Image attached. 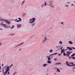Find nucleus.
<instances>
[{"label":"nucleus","instance_id":"1","mask_svg":"<svg viewBox=\"0 0 75 75\" xmlns=\"http://www.w3.org/2000/svg\"><path fill=\"white\" fill-rule=\"evenodd\" d=\"M49 4H48V6H50L52 8H54V7H55V6H54V4H53V3H54V1H49Z\"/></svg>","mask_w":75,"mask_h":75},{"label":"nucleus","instance_id":"2","mask_svg":"<svg viewBox=\"0 0 75 75\" xmlns=\"http://www.w3.org/2000/svg\"><path fill=\"white\" fill-rule=\"evenodd\" d=\"M49 4H48V6H50L52 8H54V7H55V6H54V4H53V3H54V1H49Z\"/></svg>","mask_w":75,"mask_h":75},{"label":"nucleus","instance_id":"3","mask_svg":"<svg viewBox=\"0 0 75 75\" xmlns=\"http://www.w3.org/2000/svg\"><path fill=\"white\" fill-rule=\"evenodd\" d=\"M57 54H58V53H55L53 54L50 55L48 58V61H50V60H51V59L50 58V56H53V55H57Z\"/></svg>","mask_w":75,"mask_h":75},{"label":"nucleus","instance_id":"4","mask_svg":"<svg viewBox=\"0 0 75 75\" xmlns=\"http://www.w3.org/2000/svg\"><path fill=\"white\" fill-rule=\"evenodd\" d=\"M8 71H10V67L9 66L6 69L5 72V74H7V72H8Z\"/></svg>","mask_w":75,"mask_h":75},{"label":"nucleus","instance_id":"5","mask_svg":"<svg viewBox=\"0 0 75 75\" xmlns=\"http://www.w3.org/2000/svg\"><path fill=\"white\" fill-rule=\"evenodd\" d=\"M47 37H45L44 39L42 41V43H44V42H45L46 41H47Z\"/></svg>","mask_w":75,"mask_h":75},{"label":"nucleus","instance_id":"6","mask_svg":"<svg viewBox=\"0 0 75 75\" xmlns=\"http://www.w3.org/2000/svg\"><path fill=\"white\" fill-rule=\"evenodd\" d=\"M66 52H67V57H69V55H70V54H71V53H70L69 52V51H68V52H67L66 51Z\"/></svg>","mask_w":75,"mask_h":75},{"label":"nucleus","instance_id":"7","mask_svg":"<svg viewBox=\"0 0 75 75\" xmlns=\"http://www.w3.org/2000/svg\"><path fill=\"white\" fill-rule=\"evenodd\" d=\"M66 64L68 67H71V65H70L69 64H68V61H66Z\"/></svg>","mask_w":75,"mask_h":75},{"label":"nucleus","instance_id":"8","mask_svg":"<svg viewBox=\"0 0 75 75\" xmlns=\"http://www.w3.org/2000/svg\"><path fill=\"white\" fill-rule=\"evenodd\" d=\"M24 44V42H22L21 43H20L19 44L17 45L15 47V48H16V47H18V46H19V45H22V44Z\"/></svg>","mask_w":75,"mask_h":75},{"label":"nucleus","instance_id":"9","mask_svg":"<svg viewBox=\"0 0 75 75\" xmlns=\"http://www.w3.org/2000/svg\"><path fill=\"white\" fill-rule=\"evenodd\" d=\"M45 3V5L43 4L42 6H41V7H44V6H47V3L45 2H44Z\"/></svg>","mask_w":75,"mask_h":75},{"label":"nucleus","instance_id":"10","mask_svg":"<svg viewBox=\"0 0 75 75\" xmlns=\"http://www.w3.org/2000/svg\"><path fill=\"white\" fill-rule=\"evenodd\" d=\"M67 48L68 49V50H69L70 51H71V50H72V49L71 48L69 47H67Z\"/></svg>","mask_w":75,"mask_h":75},{"label":"nucleus","instance_id":"11","mask_svg":"<svg viewBox=\"0 0 75 75\" xmlns=\"http://www.w3.org/2000/svg\"><path fill=\"white\" fill-rule=\"evenodd\" d=\"M2 25H3V26L5 27V28H7V27H6V25H5V24H4V23H2V24H1Z\"/></svg>","mask_w":75,"mask_h":75},{"label":"nucleus","instance_id":"12","mask_svg":"<svg viewBox=\"0 0 75 75\" xmlns=\"http://www.w3.org/2000/svg\"><path fill=\"white\" fill-rule=\"evenodd\" d=\"M21 26V25H18V24L17 25V27L18 28H20V27Z\"/></svg>","mask_w":75,"mask_h":75},{"label":"nucleus","instance_id":"13","mask_svg":"<svg viewBox=\"0 0 75 75\" xmlns=\"http://www.w3.org/2000/svg\"><path fill=\"white\" fill-rule=\"evenodd\" d=\"M32 20H32V22L33 23H34V22L35 21V18H32Z\"/></svg>","mask_w":75,"mask_h":75},{"label":"nucleus","instance_id":"14","mask_svg":"<svg viewBox=\"0 0 75 75\" xmlns=\"http://www.w3.org/2000/svg\"><path fill=\"white\" fill-rule=\"evenodd\" d=\"M47 64H45L42 65V66L43 67H46V66H47Z\"/></svg>","mask_w":75,"mask_h":75},{"label":"nucleus","instance_id":"15","mask_svg":"<svg viewBox=\"0 0 75 75\" xmlns=\"http://www.w3.org/2000/svg\"><path fill=\"white\" fill-rule=\"evenodd\" d=\"M69 44H73V42H72V41H70L69 42Z\"/></svg>","mask_w":75,"mask_h":75},{"label":"nucleus","instance_id":"16","mask_svg":"<svg viewBox=\"0 0 75 75\" xmlns=\"http://www.w3.org/2000/svg\"><path fill=\"white\" fill-rule=\"evenodd\" d=\"M75 53H74L71 55V57H74V56H75Z\"/></svg>","mask_w":75,"mask_h":75},{"label":"nucleus","instance_id":"17","mask_svg":"<svg viewBox=\"0 0 75 75\" xmlns=\"http://www.w3.org/2000/svg\"><path fill=\"white\" fill-rule=\"evenodd\" d=\"M47 62L48 64H51V61H47Z\"/></svg>","mask_w":75,"mask_h":75},{"label":"nucleus","instance_id":"18","mask_svg":"<svg viewBox=\"0 0 75 75\" xmlns=\"http://www.w3.org/2000/svg\"><path fill=\"white\" fill-rule=\"evenodd\" d=\"M10 21H7L6 23V24H10Z\"/></svg>","mask_w":75,"mask_h":75},{"label":"nucleus","instance_id":"19","mask_svg":"<svg viewBox=\"0 0 75 75\" xmlns=\"http://www.w3.org/2000/svg\"><path fill=\"white\" fill-rule=\"evenodd\" d=\"M2 71H3V74L4 75H6V74L4 72V69H2Z\"/></svg>","mask_w":75,"mask_h":75},{"label":"nucleus","instance_id":"20","mask_svg":"<svg viewBox=\"0 0 75 75\" xmlns=\"http://www.w3.org/2000/svg\"><path fill=\"white\" fill-rule=\"evenodd\" d=\"M26 14L25 13H23L22 15V16H23V17H24V16H25Z\"/></svg>","mask_w":75,"mask_h":75},{"label":"nucleus","instance_id":"21","mask_svg":"<svg viewBox=\"0 0 75 75\" xmlns=\"http://www.w3.org/2000/svg\"><path fill=\"white\" fill-rule=\"evenodd\" d=\"M9 35H11V36H12L14 35V33H10L9 34Z\"/></svg>","mask_w":75,"mask_h":75},{"label":"nucleus","instance_id":"22","mask_svg":"<svg viewBox=\"0 0 75 75\" xmlns=\"http://www.w3.org/2000/svg\"><path fill=\"white\" fill-rule=\"evenodd\" d=\"M64 51V48L61 51V54H62V52Z\"/></svg>","mask_w":75,"mask_h":75},{"label":"nucleus","instance_id":"23","mask_svg":"<svg viewBox=\"0 0 75 75\" xmlns=\"http://www.w3.org/2000/svg\"><path fill=\"white\" fill-rule=\"evenodd\" d=\"M57 71H58V72H60V70H59V69H57Z\"/></svg>","mask_w":75,"mask_h":75},{"label":"nucleus","instance_id":"24","mask_svg":"<svg viewBox=\"0 0 75 75\" xmlns=\"http://www.w3.org/2000/svg\"><path fill=\"white\" fill-rule=\"evenodd\" d=\"M2 20H4V21H5V22H7V21H8V20H6V19H2Z\"/></svg>","mask_w":75,"mask_h":75},{"label":"nucleus","instance_id":"25","mask_svg":"<svg viewBox=\"0 0 75 75\" xmlns=\"http://www.w3.org/2000/svg\"><path fill=\"white\" fill-rule=\"evenodd\" d=\"M65 7H68L69 6L68 5L65 4Z\"/></svg>","mask_w":75,"mask_h":75},{"label":"nucleus","instance_id":"26","mask_svg":"<svg viewBox=\"0 0 75 75\" xmlns=\"http://www.w3.org/2000/svg\"><path fill=\"white\" fill-rule=\"evenodd\" d=\"M18 18L19 19V21H21L22 20V19H21V18Z\"/></svg>","mask_w":75,"mask_h":75},{"label":"nucleus","instance_id":"27","mask_svg":"<svg viewBox=\"0 0 75 75\" xmlns=\"http://www.w3.org/2000/svg\"><path fill=\"white\" fill-rule=\"evenodd\" d=\"M53 51V50L52 49H51L50 50V52H52Z\"/></svg>","mask_w":75,"mask_h":75},{"label":"nucleus","instance_id":"28","mask_svg":"<svg viewBox=\"0 0 75 75\" xmlns=\"http://www.w3.org/2000/svg\"><path fill=\"white\" fill-rule=\"evenodd\" d=\"M75 64H73V65H71V67H75Z\"/></svg>","mask_w":75,"mask_h":75},{"label":"nucleus","instance_id":"29","mask_svg":"<svg viewBox=\"0 0 75 75\" xmlns=\"http://www.w3.org/2000/svg\"><path fill=\"white\" fill-rule=\"evenodd\" d=\"M13 28H14V25H13L12 27L11 28V29H12Z\"/></svg>","mask_w":75,"mask_h":75},{"label":"nucleus","instance_id":"30","mask_svg":"<svg viewBox=\"0 0 75 75\" xmlns=\"http://www.w3.org/2000/svg\"><path fill=\"white\" fill-rule=\"evenodd\" d=\"M35 24V23H31V25H33L32 26V27H33V26H34V24Z\"/></svg>","mask_w":75,"mask_h":75},{"label":"nucleus","instance_id":"31","mask_svg":"<svg viewBox=\"0 0 75 75\" xmlns=\"http://www.w3.org/2000/svg\"><path fill=\"white\" fill-rule=\"evenodd\" d=\"M73 59H75V57H71Z\"/></svg>","mask_w":75,"mask_h":75},{"label":"nucleus","instance_id":"32","mask_svg":"<svg viewBox=\"0 0 75 75\" xmlns=\"http://www.w3.org/2000/svg\"><path fill=\"white\" fill-rule=\"evenodd\" d=\"M17 72H15L13 74V75H16V74H17Z\"/></svg>","mask_w":75,"mask_h":75},{"label":"nucleus","instance_id":"33","mask_svg":"<svg viewBox=\"0 0 75 75\" xmlns=\"http://www.w3.org/2000/svg\"><path fill=\"white\" fill-rule=\"evenodd\" d=\"M59 43H60V44H62V42L61 41H60L59 42Z\"/></svg>","mask_w":75,"mask_h":75},{"label":"nucleus","instance_id":"34","mask_svg":"<svg viewBox=\"0 0 75 75\" xmlns=\"http://www.w3.org/2000/svg\"><path fill=\"white\" fill-rule=\"evenodd\" d=\"M24 2H25V1H24L23 2L22 5H21L22 6L24 4Z\"/></svg>","mask_w":75,"mask_h":75},{"label":"nucleus","instance_id":"35","mask_svg":"<svg viewBox=\"0 0 75 75\" xmlns=\"http://www.w3.org/2000/svg\"><path fill=\"white\" fill-rule=\"evenodd\" d=\"M57 58H55L54 59V61H57Z\"/></svg>","mask_w":75,"mask_h":75},{"label":"nucleus","instance_id":"36","mask_svg":"<svg viewBox=\"0 0 75 75\" xmlns=\"http://www.w3.org/2000/svg\"><path fill=\"white\" fill-rule=\"evenodd\" d=\"M63 55H64V56H65L66 55H67V54H66V53H64Z\"/></svg>","mask_w":75,"mask_h":75},{"label":"nucleus","instance_id":"37","mask_svg":"<svg viewBox=\"0 0 75 75\" xmlns=\"http://www.w3.org/2000/svg\"><path fill=\"white\" fill-rule=\"evenodd\" d=\"M2 45V43L1 42H0V46H1Z\"/></svg>","mask_w":75,"mask_h":75},{"label":"nucleus","instance_id":"38","mask_svg":"<svg viewBox=\"0 0 75 75\" xmlns=\"http://www.w3.org/2000/svg\"><path fill=\"white\" fill-rule=\"evenodd\" d=\"M60 24H64V22H62L60 23Z\"/></svg>","mask_w":75,"mask_h":75},{"label":"nucleus","instance_id":"39","mask_svg":"<svg viewBox=\"0 0 75 75\" xmlns=\"http://www.w3.org/2000/svg\"><path fill=\"white\" fill-rule=\"evenodd\" d=\"M50 57L51 58H53V56H50Z\"/></svg>","mask_w":75,"mask_h":75},{"label":"nucleus","instance_id":"40","mask_svg":"<svg viewBox=\"0 0 75 75\" xmlns=\"http://www.w3.org/2000/svg\"><path fill=\"white\" fill-rule=\"evenodd\" d=\"M71 64H72V65H73V64H74V62H71Z\"/></svg>","mask_w":75,"mask_h":75},{"label":"nucleus","instance_id":"41","mask_svg":"<svg viewBox=\"0 0 75 75\" xmlns=\"http://www.w3.org/2000/svg\"><path fill=\"white\" fill-rule=\"evenodd\" d=\"M62 48H63V47H61L60 49V50H61L62 49Z\"/></svg>","mask_w":75,"mask_h":75},{"label":"nucleus","instance_id":"42","mask_svg":"<svg viewBox=\"0 0 75 75\" xmlns=\"http://www.w3.org/2000/svg\"><path fill=\"white\" fill-rule=\"evenodd\" d=\"M75 6V5L73 4H72L71 5V6Z\"/></svg>","mask_w":75,"mask_h":75},{"label":"nucleus","instance_id":"43","mask_svg":"<svg viewBox=\"0 0 75 75\" xmlns=\"http://www.w3.org/2000/svg\"><path fill=\"white\" fill-rule=\"evenodd\" d=\"M55 65H58V63H56L55 64Z\"/></svg>","mask_w":75,"mask_h":75},{"label":"nucleus","instance_id":"44","mask_svg":"<svg viewBox=\"0 0 75 75\" xmlns=\"http://www.w3.org/2000/svg\"><path fill=\"white\" fill-rule=\"evenodd\" d=\"M72 48L73 49H74V50H75V48L74 47H73Z\"/></svg>","mask_w":75,"mask_h":75},{"label":"nucleus","instance_id":"45","mask_svg":"<svg viewBox=\"0 0 75 75\" xmlns=\"http://www.w3.org/2000/svg\"><path fill=\"white\" fill-rule=\"evenodd\" d=\"M30 23H33L32 21H31V22H29Z\"/></svg>","mask_w":75,"mask_h":75},{"label":"nucleus","instance_id":"46","mask_svg":"<svg viewBox=\"0 0 75 75\" xmlns=\"http://www.w3.org/2000/svg\"><path fill=\"white\" fill-rule=\"evenodd\" d=\"M71 56L69 57V59H71Z\"/></svg>","mask_w":75,"mask_h":75},{"label":"nucleus","instance_id":"47","mask_svg":"<svg viewBox=\"0 0 75 75\" xmlns=\"http://www.w3.org/2000/svg\"><path fill=\"white\" fill-rule=\"evenodd\" d=\"M61 64L60 63H58V65H61Z\"/></svg>","mask_w":75,"mask_h":75},{"label":"nucleus","instance_id":"48","mask_svg":"<svg viewBox=\"0 0 75 75\" xmlns=\"http://www.w3.org/2000/svg\"><path fill=\"white\" fill-rule=\"evenodd\" d=\"M17 19H16L15 20H15V21L17 22Z\"/></svg>","mask_w":75,"mask_h":75},{"label":"nucleus","instance_id":"49","mask_svg":"<svg viewBox=\"0 0 75 75\" xmlns=\"http://www.w3.org/2000/svg\"><path fill=\"white\" fill-rule=\"evenodd\" d=\"M8 74H10V72L8 71Z\"/></svg>","mask_w":75,"mask_h":75},{"label":"nucleus","instance_id":"50","mask_svg":"<svg viewBox=\"0 0 75 75\" xmlns=\"http://www.w3.org/2000/svg\"><path fill=\"white\" fill-rule=\"evenodd\" d=\"M13 66V64H11L10 66V67H12Z\"/></svg>","mask_w":75,"mask_h":75},{"label":"nucleus","instance_id":"51","mask_svg":"<svg viewBox=\"0 0 75 75\" xmlns=\"http://www.w3.org/2000/svg\"><path fill=\"white\" fill-rule=\"evenodd\" d=\"M61 55V54H58V55H59V56H60V55Z\"/></svg>","mask_w":75,"mask_h":75},{"label":"nucleus","instance_id":"52","mask_svg":"<svg viewBox=\"0 0 75 75\" xmlns=\"http://www.w3.org/2000/svg\"><path fill=\"white\" fill-rule=\"evenodd\" d=\"M19 21V20H18V21H16V22H19V21Z\"/></svg>","mask_w":75,"mask_h":75},{"label":"nucleus","instance_id":"53","mask_svg":"<svg viewBox=\"0 0 75 75\" xmlns=\"http://www.w3.org/2000/svg\"><path fill=\"white\" fill-rule=\"evenodd\" d=\"M7 28H10V27L9 26H7Z\"/></svg>","mask_w":75,"mask_h":75},{"label":"nucleus","instance_id":"54","mask_svg":"<svg viewBox=\"0 0 75 75\" xmlns=\"http://www.w3.org/2000/svg\"><path fill=\"white\" fill-rule=\"evenodd\" d=\"M56 48H58V46H57L56 47Z\"/></svg>","mask_w":75,"mask_h":75},{"label":"nucleus","instance_id":"55","mask_svg":"<svg viewBox=\"0 0 75 75\" xmlns=\"http://www.w3.org/2000/svg\"><path fill=\"white\" fill-rule=\"evenodd\" d=\"M31 20H32V19H30V21H31Z\"/></svg>","mask_w":75,"mask_h":75},{"label":"nucleus","instance_id":"56","mask_svg":"<svg viewBox=\"0 0 75 75\" xmlns=\"http://www.w3.org/2000/svg\"><path fill=\"white\" fill-rule=\"evenodd\" d=\"M70 53H72V52H69Z\"/></svg>","mask_w":75,"mask_h":75},{"label":"nucleus","instance_id":"57","mask_svg":"<svg viewBox=\"0 0 75 75\" xmlns=\"http://www.w3.org/2000/svg\"><path fill=\"white\" fill-rule=\"evenodd\" d=\"M63 53H64V54H65V52H63Z\"/></svg>","mask_w":75,"mask_h":75},{"label":"nucleus","instance_id":"58","mask_svg":"<svg viewBox=\"0 0 75 75\" xmlns=\"http://www.w3.org/2000/svg\"><path fill=\"white\" fill-rule=\"evenodd\" d=\"M5 67H7V66H5L4 67V68H5Z\"/></svg>","mask_w":75,"mask_h":75},{"label":"nucleus","instance_id":"59","mask_svg":"<svg viewBox=\"0 0 75 75\" xmlns=\"http://www.w3.org/2000/svg\"><path fill=\"white\" fill-rule=\"evenodd\" d=\"M0 30H3V29L1 28H0Z\"/></svg>","mask_w":75,"mask_h":75},{"label":"nucleus","instance_id":"60","mask_svg":"<svg viewBox=\"0 0 75 75\" xmlns=\"http://www.w3.org/2000/svg\"><path fill=\"white\" fill-rule=\"evenodd\" d=\"M48 56H47V57H46V58H48Z\"/></svg>","mask_w":75,"mask_h":75},{"label":"nucleus","instance_id":"61","mask_svg":"<svg viewBox=\"0 0 75 75\" xmlns=\"http://www.w3.org/2000/svg\"><path fill=\"white\" fill-rule=\"evenodd\" d=\"M67 3H68L69 4H70V3L69 2H67Z\"/></svg>","mask_w":75,"mask_h":75},{"label":"nucleus","instance_id":"62","mask_svg":"<svg viewBox=\"0 0 75 75\" xmlns=\"http://www.w3.org/2000/svg\"><path fill=\"white\" fill-rule=\"evenodd\" d=\"M4 65H3V64H2V67H3V66H4Z\"/></svg>","mask_w":75,"mask_h":75},{"label":"nucleus","instance_id":"63","mask_svg":"<svg viewBox=\"0 0 75 75\" xmlns=\"http://www.w3.org/2000/svg\"><path fill=\"white\" fill-rule=\"evenodd\" d=\"M1 67H0V69H1Z\"/></svg>","mask_w":75,"mask_h":75},{"label":"nucleus","instance_id":"64","mask_svg":"<svg viewBox=\"0 0 75 75\" xmlns=\"http://www.w3.org/2000/svg\"><path fill=\"white\" fill-rule=\"evenodd\" d=\"M73 68H75V67H73Z\"/></svg>","mask_w":75,"mask_h":75}]
</instances>
